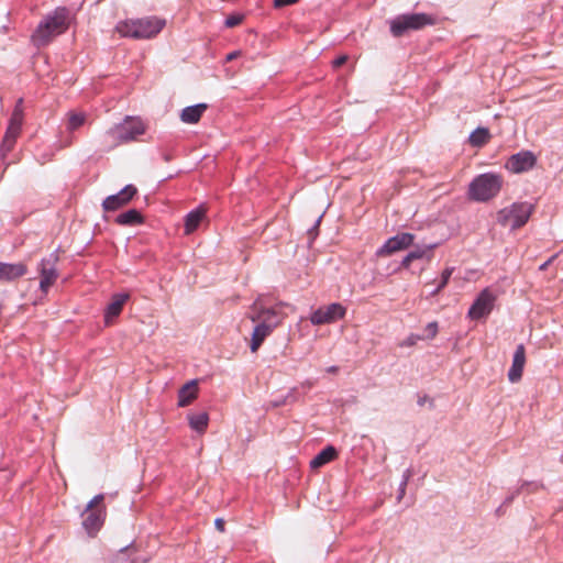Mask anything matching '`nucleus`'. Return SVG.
I'll use <instances>...</instances> for the list:
<instances>
[{
    "mask_svg": "<svg viewBox=\"0 0 563 563\" xmlns=\"http://www.w3.org/2000/svg\"><path fill=\"white\" fill-rule=\"evenodd\" d=\"M284 316L274 308H266L261 299L254 301L251 307L250 319L257 322L254 328L250 349L253 353L257 352L267 336L272 334L274 329L282 324Z\"/></svg>",
    "mask_w": 563,
    "mask_h": 563,
    "instance_id": "nucleus-1",
    "label": "nucleus"
},
{
    "mask_svg": "<svg viewBox=\"0 0 563 563\" xmlns=\"http://www.w3.org/2000/svg\"><path fill=\"white\" fill-rule=\"evenodd\" d=\"M165 26V20L156 16H146L136 20H125L117 24L115 31L123 37L136 40L156 36Z\"/></svg>",
    "mask_w": 563,
    "mask_h": 563,
    "instance_id": "nucleus-2",
    "label": "nucleus"
},
{
    "mask_svg": "<svg viewBox=\"0 0 563 563\" xmlns=\"http://www.w3.org/2000/svg\"><path fill=\"white\" fill-rule=\"evenodd\" d=\"M146 125L139 118L128 117L122 123L109 129L104 134V144L108 150H113L121 144L135 141L144 134Z\"/></svg>",
    "mask_w": 563,
    "mask_h": 563,
    "instance_id": "nucleus-3",
    "label": "nucleus"
},
{
    "mask_svg": "<svg viewBox=\"0 0 563 563\" xmlns=\"http://www.w3.org/2000/svg\"><path fill=\"white\" fill-rule=\"evenodd\" d=\"M67 29L68 12L65 8H59L40 23L32 35V41L37 46L47 45L55 36L64 33Z\"/></svg>",
    "mask_w": 563,
    "mask_h": 563,
    "instance_id": "nucleus-4",
    "label": "nucleus"
},
{
    "mask_svg": "<svg viewBox=\"0 0 563 563\" xmlns=\"http://www.w3.org/2000/svg\"><path fill=\"white\" fill-rule=\"evenodd\" d=\"M503 184L504 179L499 174L485 173L478 175L470 184L468 196L474 201H488L499 194Z\"/></svg>",
    "mask_w": 563,
    "mask_h": 563,
    "instance_id": "nucleus-5",
    "label": "nucleus"
},
{
    "mask_svg": "<svg viewBox=\"0 0 563 563\" xmlns=\"http://www.w3.org/2000/svg\"><path fill=\"white\" fill-rule=\"evenodd\" d=\"M434 24L435 18L427 13L400 14L389 22L394 37H401L411 31H419Z\"/></svg>",
    "mask_w": 563,
    "mask_h": 563,
    "instance_id": "nucleus-6",
    "label": "nucleus"
},
{
    "mask_svg": "<svg viewBox=\"0 0 563 563\" xmlns=\"http://www.w3.org/2000/svg\"><path fill=\"white\" fill-rule=\"evenodd\" d=\"M533 210V205L529 202H516L501 209L497 214V220L501 225L517 230L528 222Z\"/></svg>",
    "mask_w": 563,
    "mask_h": 563,
    "instance_id": "nucleus-7",
    "label": "nucleus"
},
{
    "mask_svg": "<svg viewBox=\"0 0 563 563\" xmlns=\"http://www.w3.org/2000/svg\"><path fill=\"white\" fill-rule=\"evenodd\" d=\"M103 499L102 494L95 496L82 514V526L90 536H95L103 525L106 517Z\"/></svg>",
    "mask_w": 563,
    "mask_h": 563,
    "instance_id": "nucleus-8",
    "label": "nucleus"
},
{
    "mask_svg": "<svg viewBox=\"0 0 563 563\" xmlns=\"http://www.w3.org/2000/svg\"><path fill=\"white\" fill-rule=\"evenodd\" d=\"M415 235L408 232L389 238L377 251V257H387L397 252L407 250L413 244Z\"/></svg>",
    "mask_w": 563,
    "mask_h": 563,
    "instance_id": "nucleus-9",
    "label": "nucleus"
},
{
    "mask_svg": "<svg viewBox=\"0 0 563 563\" xmlns=\"http://www.w3.org/2000/svg\"><path fill=\"white\" fill-rule=\"evenodd\" d=\"M495 301L496 296L489 288H485L471 306L467 313L468 318L472 320H478L487 317L492 312Z\"/></svg>",
    "mask_w": 563,
    "mask_h": 563,
    "instance_id": "nucleus-10",
    "label": "nucleus"
},
{
    "mask_svg": "<svg viewBox=\"0 0 563 563\" xmlns=\"http://www.w3.org/2000/svg\"><path fill=\"white\" fill-rule=\"evenodd\" d=\"M346 309L341 303H331L317 309L310 317V321L314 325L332 323L343 319Z\"/></svg>",
    "mask_w": 563,
    "mask_h": 563,
    "instance_id": "nucleus-11",
    "label": "nucleus"
},
{
    "mask_svg": "<svg viewBox=\"0 0 563 563\" xmlns=\"http://www.w3.org/2000/svg\"><path fill=\"white\" fill-rule=\"evenodd\" d=\"M536 163L537 157L532 152L521 151L511 155L506 162L505 167L514 174H520L532 169Z\"/></svg>",
    "mask_w": 563,
    "mask_h": 563,
    "instance_id": "nucleus-12",
    "label": "nucleus"
},
{
    "mask_svg": "<svg viewBox=\"0 0 563 563\" xmlns=\"http://www.w3.org/2000/svg\"><path fill=\"white\" fill-rule=\"evenodd\" d=\"M137 194V189L133 185H126L120 192L107 197L102 207L106 211H115L126 206Z\"/></svg>",
    "mask_w": 563,
    "mask_h": 563,
    "instance_id": "nucleus-13",
    "label": "nucleus"
},
{
    "mask_svg": "<svg viewBox=\"0 0 563 563\" xmlns=\"http://www.w3.org/2000/svg\"><path fill=\"white\" fill-rule=\"evenodd\" d=\"M27 273V265L23 262H0V284L13 283Z\"/></svg>",
    "mask_w": 563,
    "mask_h": 563,
    "instance_id": "nucleus-14",
    "label": "nucleus"
},
{
    "mask_svg": "<svg viewBox=\"0 0 563 563\" xmlns=\"http://www.w3.org/2000/svg\"><path fill=\"white\" fill-rule=\"evenodd\" d=\"M40 288L43 292H47L51 286H53L58 277L55 263L49 260H42L40 263Z\"/></svg>",
    "mask_w": 563,
    "mask_h": 563,
    "instance_id": "nucleus-15",
    "label": "nucleus"
},
{
    "mask_svg": "<svg viewBox=\"0 0 563 563\" xmlns=\"http://www.w3.org/2000/svg\"><path fill=\"white\" fill-rule=\"evenodd\" d=\"M129 298V294H114L112 296L111 301L109 302L104 310V323L107 325L112 324L114 319L120 316Z\"/></svg>",
    "mask_w": 563,
    "mask_h": 563,
    "instance_id": "nucleus-16",
    "label": "nucleus"
},
{
    "mask_svg": "<svg viewBox=\"0 0 563 563\" xmlns=\"http://www.w3.org/2000/svg\"><path fill=\"white\" fill-rule=\"evenodd\" d=\"M525 364L526 350L522 344H519L515 351L512 364L508 372V378L511 383H517L521 379Z\"/></svg>",
    "mask_w": 563,
    "mask_h": 563,
    "instance_id": "nucleus-17",
    "label": "nucleus"
},
{
    "mask_svg": "<svg viewBox=\"0 0 563 563\" xmlns=\"http://www.w3.org/2000/svg\"><path fill=\"white\" fill-rule=\"evenodd\" d=\"M206 208L200 206L199 208L190 211L185 218V234L189 235L198 229L200 223L206 218Z\"/></svg>",
    "mask_w": 563,
    "mask_h": 563,
    "instance_id": "nucleus-18",
    "label": "nucleus"
},
{
    "mask_svg": "<svg viewBox=\"0 0 563 563\" xmlns=\"http://www.w3.org/2000/svg\"><path fill=\"white\" fill-rule=\"evenodd\" d=\"M206 103H198L195 106L183 109L180 120L187 124H196L201 119L203 112L207 110Z\"/></svg>",
    "mask_w": 563,
    "mask_h": 563,
    "instance_id": "nucleus-19",
    "label": "nucleus"
},
{
    "mask_svg": "<svg viewBox=\"0 0 563 563\" xmlns=\"http://www.w3.org/2000/svg\"><path fill=\"white\" fill-rule=\"evenodd\" d=\"M198 396V385L196 380L185 384L178 391V406L186 407L190 405Z\"/></svg>",
    "mask_w": 563,
    "mask_h": 563,
    "instance_id": "nucleus-20",
    "label": "nucleus"
},
{
    "mask_svg": "<svg viewBox=\"0 0 563 563\" xmlns=\"http://www.w3.org/2000/svg\"><path fill=\"white\" fill-rule=\"evenodd\" d=\"M338 456V452L334 446H327L320 451L310 462L312 468H319L327 463L333 461Z\"/></svg>",
    "mask_w": 563,
    "mask_h": 563,
    "instance_id": "nucleus-21",
    "label": "nucleus"
},
{
    "mask_svg": "<svg viewBox=\"0 0 563 563\" xmlns=\"http://www.w3.org/2000/svg\"><path fill=\"white\" fill-rule=\"evenodd\" d=\"M87 121V114L82 111L71 110L66 114V129L74 132L82 126Z\"/></svg>",
    "mask_w": 563,
    "mask_h": 563,
    "instance_id": "nucleus-22",
    "label": "nucleus"
},
{
    "mask_svg": "<svg viewBox=\"0 0 563 563\" xmlns=\"http://www.w3.org/2000/svg\"><path fill=\"white\" fill-rule=\"evenodd\" d=\"M188 422L192 430L199 433H203L208 428L209 416L205 411L198 413H189Z\"/></svg>",
    "mask_w": 563,
    "mask_h": 563,
    "instance_id": "nucleus-23",
    "label": "nucleus"
},
{
    "mask_svg": "<svg viewBox=\"0 0 563 563\" xmlns=\"http://www.w3.org/2000/svg\"><path fill=\"white\" fill-rule=\"evenodd\" d=\"M115 222L120 225H136L143 223V217L136 209H130L119 214Z\"/></svg>",
    "mask_w": 563,
    "mask_h": 563,
    "instance_id": "nucleus-24",
    "label": "nucleus"
},
{
    "mask_svg": "<svg viewBox=\"0 0 563 563\" xmlns=\"http://www.w3.org/2000/svg\"><path fill=\"white\" fill-rule=\"evenodd\" d=\"M489 140L490 133L485 128H478L470 135V144L475 147H481L487 144Z\"/></svg>",
    "mask_w": 563,
    "mask_h": 563,
    "instance_id": "nucleus-25",
    "label": "nucleus"
},
{
    "mask_svg": "<svg viewBox=\"0 0 563 563\" xmlns=\"http://www.w3.org/2000/svg\"><path fill=\"white\" fill-rule=\"evenodd\" d=\"M20 133V128L8 125V129L2 140V148H4L5 151H11Z\"/></svg>",
    "mask_w": 563,
    "mask_h": 563,
    "instance_id": "nucleus-26",
    "label": "nucleus"
},
{
    "mask_svg": "<svg viewBox=\"0 0 563 563\" xmlns=\"http://www.w3.org/2000/svg\"><path fill=\"white\" fill-rule=\"evenodd\" d=\"M22 102H23L22 99L18 100V102L15 104V108H14V110L12 112L9 125L16 126V128H20V129L22 128L23 117H24L23 115Z\"/></svg>",
    "mask_w": 563,
    "mask_h": 563,
    "instance_id": "nucleus-27",
    "label": "nucleus"
},
{
    "mask_svg": "<svg viewBox=\"0 0 563 563\" xmlns=\"http://www.w3.org/2000/svg\"><path fill=\"white\" fill-rule=\"evenodd\" d=\"M435 246H437V244L427 245V246H423V247H416L415 250L409 252V254L411 255L412 260H415V261L416 260H421L423 257L431 258L432 251H433V249Z\"/></svg>",
    "mask_w": 563,
    "mask_h": 563,
    "instance_id": "nucleus-28",
    "label": "nucleus"
},
{
    "mask_svg": "<svg viewBox=\"0 0 563 563\" xmlns=\"http://www.w3.org/2000/svg\"><path fill=\"white\" fill-rule=\"evenodd\" d=\"M242 21H243V15H241V14H232V15L227 18L225 25L228 27H234V26H238L239 24H241Z\"/></svg>",
    "mask_w": 563,
    "mask_h": 563,
    "instance_id": "nucleus-29",
    "label": "nucleus"
},
{
    "mask_svg": "<svg viewBox=\"0 0 563 563\" xmlns=\"http://www.w3.org/2000/svg\"><path fill=\"white\" fill-rule=\"evenodd\" d=\"M452 273H453V268H450V267L445 268L442 272V274H441V282L439 284V289H443L448 285Z\"/></svg>",
    "mask_w": 563,
    "mask_h": 563,
    "instance_id": "nucleus-30",
    "label": "nucleus"
},
{
    "mask_svg": "<svg viewBox=\"0 0 563 563\" xmlns=\"http://www.w3.org/2000/svg\"><path fill=\"white\" fill-rule=\"evenodd\" d=\"M424 331L427 332V336L430 339H433L438 333V323L437 322H430Z\"/></svg>",
    "mask_w": 563,
    "mask_h": 563,
    "instance_id": "nucleus-31",
    "label": "nucleus"
},
{
    "mask_svg": "<svg viewBox=\"0 0 563 563\" xmlns=\"http://www.w3.org/2000/svg\"><path fill=\"white\" fill-rule=\"evenodd\" d=\"M299 2V0H274L275 8H284Z\"/></svg>",
    "mask_w": 563,
    "mask_h": 563,
    "instance_id": "nucleus-32",
    "label": "nucleus"
},
{
    "mask_svg": "<svg viewBox=\"0 0 563 563\" xmlns=\"http://www.w3.org/2000/svg\"><path fill=\"white\" fill-rule=\"evenodd\" d=\"M347 56L346 55H341L339 56L338 58H335L333 62H332V65L334 68H339L341 67L342 65H344L346 62H347Z\"/></svg>",
    "mask_w": 563,
    "mask_h": 563,
    "instance_id": "nucleus-33",
    "label": "nucleus"
},
{
    "mask_svg": "<svg viewBox=\"0 0 563 563\" xmlns=\"http://www.w3.org/2000/svg\"><path fill=\"white\" fill-rule=\"evenodd\" d=\"M214 526L219 532H224L225 521L222 518H217L214 521Z\"/></svg>",
    "mask_w": 563,
    "mask_h": 563,
    "instance_id": "nucleus-34",
    "label": "nucleus"
},
{
    "mask_svg": "<svg viewBox=\"0 0 563 563\" xmlns=\"http://www.w3.org/2000/svg\"><path fill=\"white\" fill-rule=\"evenodd\" d=\"M411 255L408 253L404 260L401 261V267L409 268L410 264L413 262Z\"/></svg>",
    "mask_w": 563,
    "mask_h": 563,
    "instance_id": "nucleus-35",
    "label": "nucleus"
},
{
    "mask_svg": "<svg viewBox=\"0 0 563 563\" xmlns=\"http://www.w3.org/2000/svg\"><path fill=\"white\" fill-rule=\"evenodd\" d=\"M238 56H240V52L235 51V52H232L230 54L227 55V60L230 62V60H233L235 59Z\"/></svg>",
    "mask_w": 563,
    "mask_h": 563,
    "instance_id": "nucleus-36",
    "label": "nucleus"
},
{
    "mask_svg": "<svg viewBox=\"0 0 563 563\" xmlns=\"http://www.w3.org/2000/svg\"><path fill=\"white\" fill-rule=\"evenodd\" d=\"M441 290H442V289H439V286H438V287L435 288V290L433 291V294H432V295H437V294H439Z\"/></svg>",
    "mask_w": 563,
    "mask_h": 563,
    "instance_id": "nucleus-37",
    "label": "nucleus"
}]
</instances>
